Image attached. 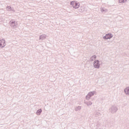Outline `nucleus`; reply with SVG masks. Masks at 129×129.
Masks as SVG:
<instances>
[{
	"mask_svg": "<svg viewBox=\"0 0 129 129\" xmlns=\"http://www.w3.org/2000/svg\"><path fill=\"white\" fill-rule=\"evenodd\" d=\"M71 5L73 7L74 9H78L79 8L80 4L76 2H72Z\"/></svg>",
	"mask_w": 129,
	"mask_h": 129,
	"instance_id": "1",
	"label": "nucleus"
},
{
	"mask_svg": "<svg viewBox=\"0 0 129 129\" xmlns=\"http://www.w3.org/2000/svg\"><path fill=\"white\" fill-rule=\"evenodd\" d=\"M111 38H112V35L111 34H108L103 37V39L107 40V39H111Z\"/></svg>",
	"mask_w": 129,
	"mask_h": 129,
	"instance_id": "2",
	"label": "nucleus"
},
{
	"mask_svg": "<svg viewBox=\"0 0 129 129\" xmlns=\"http://www.w3.org/2000/svg\"><path fill=\"white\" fill-rule=\"evenodd\" d=\"M6 46V41L4 39L0 40V47H3Z\"/></svg>",
	"mask_w": 129,
	"mask_h": 129,
	"instance_id": "3",
	"label": "nucleus"
},
{
	"mask_svg": "<svg viewBox=\"0 0 129 129\" xmlns=\"http://www.w3.org/2000/svg\"><path fill=\"white\" fill-rule=\"evenodd\" d=\"M94 94L92 92H89L86 96L87 99H89L91 96H93Z\"/></svg>",
	"mask_w": 129,
	"mask_h": 129,
	"instance_id": "4",
	"label": "nucleus"
},
{
	"mask_svg": "<svg viewBox=\"0 0 129 129\" xmlns=\"http://www.w3.org/2000/svg\"><path fill=\"white\" fill-rule=\"evenodd\" d=\"M124 92L126 94H129V87H127L125 89Z\"/></svg>",
	"mask_w": 129,
	"mask_h": 129,
	"instance_id": "5",
	"label": "nucleus"
},
{
	"mask_svg": "<svg viewBox=\"0 0 129 129\" xmlns=\"http://www.w3.org/2000/svg\"><path fill=\"white\" fill-rule=\"evenodd\" d=\"M127 0H119V3H126Z\"/></svg>",
	"mask_w": 129,
	"mask_h": 129,
	"instance_id": "6",
	"label": "nucleus"
},
{
	"mask_svg": "<svg viewBox=\"0 0 129 129\" xmlns=\"http://www.w3.org/2000/svg\"><path fill=\"white\" fill-rule=\"evenodd\" d=\"M41 112H42V109H39L37 111V114L39 115H40V113H41Z\"/></svg>",
	"mask_w": 129,
	"mask_h": 129,
	"instance_id": "7",
	"label": "nucleus"
},
{
	"mask_svg": "<svg viewBox=\"0 0 129 129\" xmlns=\"http://www.w3.org/2000/svg\"><path fill=\"white\" fill-rule=\"evenodd\" d=\"M94 67L96 68L97 67V65H96L95 63L94 64Z\"/></svg>",
	"mask_w": 129,
	"mask_h": 129,
	"instance_id": "8",
	"label": "nucleus"
}]
</instances>
